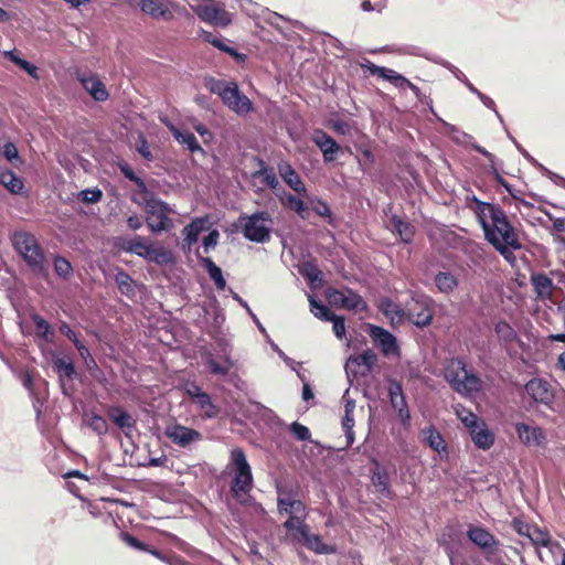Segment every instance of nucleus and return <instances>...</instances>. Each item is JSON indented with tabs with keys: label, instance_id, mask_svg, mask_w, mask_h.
<instances>
[{
	"label": "nucleus",
	"instance_id": "obj_7",
	"mask_svg": "<svg viewBox=\"0 0 565 565\" xmlns=\"http://www.w3.org/2000/svg\"><path fill=\"white\" fill-rule=\"evenodd\" d=\"M446 380L452 386L455 392L462 395H469L480 392L482 387L481 380L467 370L466 363L460 359H452L446 367Z\"/></svg>",
	"mask_w": 565,
	"mask_h": 565
},
{
	"label": "nucleus",
	"instance_id": "obj_31",
	"mask_svg": "<svg viewBox=\"0 0 565 565\" xmlns=\"http://www.w3.org/2000/svg\"><path fill=\"white\" fill-rule=\"evenodd\" d=\"M0 184L12 195L25 193L23 180L10 169H0Z\"/></svg>",
	"mask_w": 565,
	"mask_h": 565
},
{
	"label": "nucleus",
	"instance_id": "obj_21",
	"mask_svg": "<svg viewBox=\"0 0 565 565\" xmlns=\"http://www.w3.org/2000/svg\"><path fill=\"white\" fill-rule=\"evenodd\" d=\"M407 317L414 326H429L433 319V311L426 301L413 299L407 307Z\"/></svg>",
	"mask_w": 565,
	"mask_h": 565
},
{
	"label": "nucleus",
	"instance_id": "obj_56",
	"mask_svg": "<svg viewBox=\"0 0 565 565\" xmlns=\"http://www.w3.org/2000/svg\"><path fill=\"white\" fill-rule=\"evenodd\" d=\"M354 362L358 365L365 366L370 371L373 365L376 364V353L371 350H365L354 359Z\"/></svg>",
	"mask_w": 565,
	"mask_h": 565
},
{
	"label": "nucleus",
	"instance_id": "obj_39",
	"mask_svg": "<svg viewBox=\"0 0 565 565\" xmlns=\"http://www.w3.org/2000/svg\"><path fill=\"white\" fill-rule=\"evenodd\" d=\"M529 539L536 547L543 546L552 551L554 546H557V544L553 543L550 533L546 530L539 527L536 524H534L531 530Z\"/></svg>",
	"mask_w": 565,
	"mask_h": 565
},
{
	"label": "nucleus",
	"instance_id": "obj_52",
	"mask_svg": "<svg viewBox=\"0 0 565 565\" xmlns=\"http://www.w3.org/2000/svg\"><path fill=\"white\" fill-rule=\"evenodd\" d=\"M491 246L493 249L499 253L505 260H508L510 264L514 265L516 262V256L513 254L515 250L513 247H511L508 244H500L497 239H491Z\"/></svg>",
	"mask_w": 565,
	"mask_h": 565
},
{
	"label": "nucleus",
	"instance_id": "obj_32",
	"mask_svg": "<svg viewBox=\"0 0 565 565\" xmlns=\"http://www.w3.org/2000/svg\"><path fill=\"white\" fill-rule=\"evenodd\" d=\"M471 439L478 449H489L494 443L493 434L487 428L484 422H481L475 428L469 430Z\"/></svg>",
	"mask_w": 565,
	"mask_h": 565
},
{
	"label": "nucleus",
	"instance_id": "obj_26",
	"mask_svg": "<svg viewBox=\"0 0 565 565\" xmlns=\"http://www.w3.org/2000/svg\"><path fill=\"white\" fill-rule=\"evenodd\" d=\"M29 318L35 327L34 337L36 340H41L46 343L55 342L56 331L47 320L34 311L29 313Z\"/></svg>",
	"mask_w": 565,
	"mask_h": 565
},
{
	"label": "nucleus",
	"instance_id": "obj_55",
	"mask_svg": "<svg viewBox=\"0 0 565 565\" xmlns=\"http://www.w3.org/2000/svg\"><path fill=\"white\" fill-rule=\"evenodd\" d=\"M137 253H134V255H138L139 257H142L143 259L149 262L154 244H148L146 237L137 236Z\"/></svg>",
	"mask_w": 565,
	"mask_h": 565
},
{
	"label": "nucleus",
	"instance_id": "obj_44",
	"mask_svg": "<svg viewBox=\"0 0 565 565\" xmlns=\"http://www.w3.org/2000/svg\"><path fill=\"white\" fill-rule=\"evenodd\" d=\"M280 200L285 206L295 211L300 217L306 218L308 214V207L301 199L294 196V194H287Z\"/></svg>",
	"mask_w": 565,
	"mask_h": 565
},
{
	"label": "nucleus",
	"instance_id": "obj_16",
	"mask_svg": "<svg viewBox=\"0 0 565 565\" xmlns=\"http://www.w3.org/2000/svg\"><path fill=\"white\" fill-rule=\"evenodd\" d=\"M113 270H115L113 280H115V285H117L120 294L130 300H135L138 289L143 287V285L134 279L132 276L121 266L115 265Z\"/></svg>",
	"mask_w": 565,
	"mask_h": 565
},
{
	"label": "nucleus",
	"instance_id": "obj_41",
	"mask_svg": "<svg viewBox=\"0 0 565 565\" xmlns=\"http://www.w3.org/2000/svg\"><path fill=\"white\" fill-rule=\"evenodd\" d=\"M343 309L348 311L363 312L367 310V305L358 292H355L351 288H347L345 302L343 305Z\"/></svg>",
	"mask_w": 565,
	"mask_h": 565
},
{
	"label": "nucleus",
	"instance_id": "obj_59",
	"mask_svg": "<svg viewBox=\"0 0 565 565\" xmlns=\"http://www.w3.org/2000/svg\"><path fill=\"white\" fill-rule=\"evenodd\" d=\"M136 150L147 161L153 160V156L152 152L150 151L148 140L143 135L139 137L136 143Z\"/></svg>",
	"mask_w": 565,
	"mask_h": 565
},
{
	"label": "nucleus",
	"instance_id": "obj_9",
	"mask_svg": "<svg viewBox=\"0 0 565 565\" xmlns=\"http://www.w3.org/2000/svg\"><path fill=\"white\" fill-rule=\"evenodd\" d=\"M243 236L250 242L265 244L271 238V216L266 211H259L252 215L238 217Z\"/></svg>",
	"mask_w": 565,
	"mask_h": 565
},
{
	"label": "nucleus",
	"instance_id": "obj_5",
	"mask_svg": "<svg viewBox=\"0 0 565 565\" xmlns=\"http://www.w3.org/2000/svg\"><path fill=\"white\" fill-rule=\"evenodd\" d=\"M238 372V360L232 355L231 344L224 337L214 332V374L226 376L230 384L241 387Z\"/></svg>",
	"mask_w": 565,
	"mask_h": 565
},
{
	"label": "nucleus",
	"instance_id": "obj_22",
	"mask_svg": "<svg viewBox=\"0 0 565 565\" xmlns=\"http://www.w3.org/2000/svg\"><path fill=\"white\" fill-rule=\"evenodd\" d=\"M131 3L137 4L143 13L152 19L169 21L173 18V13L164 0H131Z\"/></svg>",
	"mask_w": 565,
	"mask_h": 565
},
{
	"label": "nucleus",
	"instance_id": "obj_25",
	"mask_svg": "<svg viewBox=\"0 0 565 565\" xmlns=\"http://www.w3.org/2000/svg\"><path fill=\"white\" fill-rule=\"evenodd\" d=\"M183 391L190 399L201 408L209 407L206 416L212 417V396L195 382L188 381L183 384Z\"/></svg>",
	"mask_w": 565,
	"mask_h": 565
},
{
	"label": "nucleus",
	"instance_id": "obj_42",
	"mask_svg": "<svg viewBox=\"0 0 565 565\" xmlns=\"http://www.w3.org/2000/svg\"><path fill=\"white\" fill-rule=\"evenodd\" d=\"M148 262H152L159 266L172 265L175 262V258L169 249L164 248L161 245H154L151 257Z\"/></svg>",
	"mask_w": 565,
	"mask_h": 565
},
{
	"label": "nucleus",
	"instance_id": "obj_47",
	"mask_svg": "<svg viewBox=\"0 0 565 565\" xmlns=\"http://www.w3.org/2000/svg\"><path fill=\"white\" fill-rule=\"evenodd\" d=\"M456 413L458 418L469 430H471L482 422L473 412H471L470 409L466 408L462 405H458L456 407Z\"/></svg>",
	"mask_w": 565,
	"mask_h": 565
},
{
	"label": "nucleus",
	"instance_id": "obj_34",
	"mask_svg": "<svg viewBox=\"0 0 565 565\" xmlns=\"http://www.w3.org/2000/svg\"><path fill=\"white\" fill-rule=\"evenodd\" d=\"M258 170L253 173V179L260 180L266 186L275 190L278 186V179L273 168H269L266 162L256 158Z\"/></svg>",
	"mask_w": 565,
	"mask_h": 565
},
{
	"label": "nucleus",
	"instance_id": "obj_40",
	"mask_svg": "<svg viewBox=\"0 0 565 565\" xmlns=\"http://www.w3.org/2000/svg\"><path fill=\"white\" fill-rule=\"evenodd\" d=\"M53 266L56 276L64 280H68L74 274L72 263L68 258L62 256V254H55L53 256Z\"/></svg>",
	"mask_w": 565,
	"mask_h": 565
},
{
	"label": "nucleus",
	"instance_id": "obj_60",
	"mask_svg": "<svg viewBox=\"0 0 565 565\" xmlns=\"http://www.w3.org/2000/svg\"><path fill=\"white\" fill-rule=\"evenodd\" d=\"M533 526V523H529L523 519H518V516L514 520H512V529L516 531L519 534L524 535L526 537H529V534L531 533Z\"/></svg>",
	"mask_w": 565,
	"mask_h": 565
},
{
	"label": "nucleus",
	"instance_id": "obj_62",
	"mask_svg": "<svg viewBox=\"0 0 565 565\" xmlns=\"http://www.w3.org/2000/svg\"><path fill=\"white\" fill-rule=\"evenodd\" d=\"M117 167L121 174L130 182L136 180L139 175L135 172V170L131 168V166L125 161L124 159L119 160L117 162Z\"/></svg>",
	"mask_w": 565,
	"mask_h": 565
},
{
	"label": "nucleus",
	"instance_id": "obj_37",
	"mask_svg": "<svg viewBox=\"0 0 565 565\" xmlns=\"http://www.w3.org/2000/svg\"><path fill=\"white\" fill-rule=\"evenodd\" d=\"M86 426L97 436H105L108 433V424L102 415L90 412L84 415Z\"/></svg>",
	"mask_w": 565,
	"mask_h": 565
},
{
	"label": "nucleus",
	"instance_id": "obj_17",
	"mask_svg": "<svg viewBox=\"0 0 565 565\" xmlns=\"http://www.w3.org/2000/svg\"><path fill=\"white\" fill-rule=\"evenodd\" d=\"M311 141L319 147L326 162L335 160V156L342 151L341 146L326 130L318 128L311 134Z\"/></svg>",
	"mask_w": 565,
	"mask_h": 565
},
{
	"label": "nucleus",
	"instance_id": "obj_43",
	"mask_svg": "<svg viewBox=\"0 0 565 565\" xmlns=\"http://www.w3.org/2000/svg\"><path fill=\"white\" fill-rule=\"evenodd\" d=\"M494 331L498 338L504 343H513L518 340V332L513 327L504 322V320H500L494 326Z\"/></svg>",
	"mask_w": 565,
	"mask_h": 565
},
{
	"label": "nucleus",
	"instance_id": "obj_8",
	"mask_svg": "<svg viewBox=\"0 0 565 565\" xmlns=\"http://www.w3.org/2000/svg\"><path fill=\"white\" fill-rule=\"evenodd\" d=\"M137 203L145 206L147 213L145 222L152 234L168 232L173 226L169 217L172 209L166 201L158 196H149Z\"/></svg>",
	"mask_w": 565,
	"mask_h": 565
},
{
	"label": "nucleus",
	"instance_id": "obj_14",
	"mask_svg": "<svg viewBox=\"0 0 565 565\" xmlns=\"http://www.w3.org/2000/svg\"><path fill=\"white\" fill-rule=\"evenodd\" d=\"M388 395L392 407L397 412V416L401 419L402 425L405 428H408L411 425V413L402 384L397 381H391Z\"/></svg>",
	"mask_w": 565,
	"mask_h": 565
},
{
	"label": "nucleus",
	"instance_id": "obj_29",
	"mask_svg": "<svg viewBox=\"0 0 565 565\" xmlns=\"http://www.w3.org/2000/svg\"><path fill=\"white\" fill-rule=\"evenodd\" d=\"M278 172L284 182L296 191L299 195H306V188L299 174L288 162L278 164Z\"/></svg>",
	"mask_w": 565,
	"mask_h": 565
},
{
	"label": "nucleus",
	"instance_id": "obj_1",
	"mask_svg": "<svg viewBox=\"0 0 565 565\" xmlns=\"http://www.w3.org/2000/svg\"><path fill=\"white\" fill-rule=\"evenodd\" d=\"M475 206H470L483 231L484 239L491 245V239L508 244L514 249H522L518 228L500 205L482 201L476 196L469 198Z\"/></svg>",
	"mask_w": 565,
	"mask_h": 565
},
{
	"label": "nucleus",
	"instance_id": "obj_48",
	"mask_svg": "<svg viewBox=\"0 0 565 565\" xmlns=\"http://www.w3.org/2000/svg\"><path fill=\"white\" fill-rule=\"evenodd\" d=\"M309 305H311V312L313 315L322 320V321H330L334 319V313L323 303L319 302L315 297H309Z\"/></svg>",
	"mask_w": 565,
	"mask_h": 565
},
{
	"label": "nucleus",
	"instance_id": "obj_2",
	"mask_svg": "<svg viewBox=\"0 0 565 565\" xmlns=\"http://www.w3.org/2000/svg\"><path fill=\"white\" fill-rule=\"evenodd\" d=\"M230 478V495L238 504H246L252 499L254 477L252 466L246 459V452L241 448L231 450L230 460L222 472Z\"/></svg>",
	"mask_w": 565,
	"mask_h": 565
},
{
	"label": "nucleus",
	"instance_id": "obj_27",
	"mask_svg": "<svg viewBox=\"0 0 565 565\" xmlns=\"http://www.w3.org/2000/svg\"><path fill=\"white\" fill-rule=\"evenodd\" d=\"M79 81L93 100L102 103L108 99L109 94L105 84L97 75L82 76L79 77Z\"/></svg>",
	"mask_w": 565,
	"mask_h": 565
},
{
	"label": "nucleus",
	"instance_id": "obj_61",
	"mask_svg": "<svg viewBox=\"0 0 565 565\" xmlns=\"http://www.w3.org/2000/svg\"><path fill=\"white\" fill-rule=\"evenodd\" d=\"M290 431L299 441H307L310 438L309 429L297 422L290 425Z\"/></svg>",
	"mask_w": 565,
	"mask_h": 565
},
{
	"label": "nucleus",
	"instance_id": "obj_63",
	"mask_svg": "<svg viewBox=\"0 0 565 565\" xmlns=\"http://www.w3.org/2000/svg\"><path fill=\"white\" fill-rule=\"evenodd\" d=\"M393 84L398 88H409L415 93V95H418L420 92L418 86L413 84L408 78H406L402 74H398V76L394 77Z\"/></svg>",
	"mask_w": 565,
	"mask_h": 565
},
{
	"label": "nucleus",
	"instance_id": "obj_51",
	"mask_svg": "<svg viewBox=\"0 0 565 565\" xmlns=\"http://www.w3.org/2000/svg\"><path fill=\"white\" fill-rule=\"evenodd\" d=\"M214 49L220 50L221 52L226 53L230 55L234 62H236L238 65H242L246 61V55L238 53L234 47L230 46L228 44L224 43L222 40L214 36Z\"/></svg>",
	"mask_w": 565,
	"mask_h": 565
},
{
	"label": "nucleus",
	"instance_id": "obj_35",
	"mask_svg": "<svg viewBox=\"0 0 565 565\" xmlns=\"http://www.w3.org/2000/svg\"><path fill=\"white\" fill-rule=\"evenodd\" d=\"M170 131L174 139L184 145L191 152L203 151L196 136L191 130H183L182 128H175L170 126Z\"/></svg>",
	"mask_w": 565,
	"mask_h": 565
},
{
	"label": "nucleus",
	"instance_id": "obj_28",
	"mask_svg": "<svg viewBox=\"0 0 565 565\" xmlns=\"http://www.w3.org/2000/svg\"><path fill=\"white\" fill-rule=\"evenodd\" d=\"M520 440L526 446H540L545 440V435L540 427H532L525 423L515 426Z\"/></svg>",
	"mask_w": 565,
	"mask_h": 565
},
{
	"label": "nucleus",
	"instance_id": "obj_23",
	"mask_svg": "<svg viewBox=\"0 0 565 565\" xmlns=\"http://www.w3.org/2000/svg\"><path fill=\"white\" fill-rule=\"evenodd\" d=\"M467 535L471 542L488 553H493L499 545L494 535L481 526H470Z\"/></svg>",
	"mask_w": 565,
	"mask_h": 565
},
{
	"label": "nucleus",
	"instance_id": "obj_20",
	"mask_svg": "<svg viewBox=\"0 0 565 565\" xmlns=\"http://www.w3.org/2000/svg\"><path fill=\"white\" fill-rule=\"evenodd\" d=\"M292 541L301 543L307 550L317 554L335 553L333 545L326 544L321 535L311 533L309 527L306 530V534H301L300 536L292 534Z\"/></svg>",
	"mask_w": 565,
	"mask_h": 565
},
{
	"label": "nucleus",
	"instance_id": "obj_11",
	"mask_svg": "<svg viewBox=\"0 0 565 565\" xmlns=\"http://www.w3.org/2000/svg\"><path fill=\"white\" fill-rule=\"evenodd\" d=\"M120 539L131 548L146 552L153 555L156 558L169 565H190L186 561H184L180 555L174 553H163L158 548H153L149 546L146 542L141 541L139 537L134 535L128 531L120 532Z\"/></svg>",
	"mask_w": 565,
	"mask_h": 565
},
{
	"label": "nucleus",
	"instance_id": "obj_58",
	"mask_svg": "<svg viewBox=\"0 0 565 565\" xmlns=\"http://www.w3.org/2000/svg\"><path fill=\"white\" fill-rule=\"evenodd\" d=\"M355 407V403L353 399H348L344 405V416L342 418V427L343 428H353L354 419H353V411Z\"/></svg>",
	"mask_w": 565,
	"mask_h": 565
},
{
	"label": "nucleus",
	"instance_id": "obj_54",
	"mask_svg": "<svg viewBox=\"0 0 565 565\" xmlns=\"http://www.w3.org/2000/svg\"><path fill=\"white\" fill-rule=\"evenodd\" d=\"M347 288L348 287H344L342 289L328 290L327 297L329 302L337 308L343 309V305L345 302Z\"/></svg>",
	"mask_w": 565,
	"mask_h": 565
},
{
	"label": "nucleus",
	"instance_id": "obj_3",
	"mask_svg": "<svg viewBox=\"0 0 565 565\" xmlns=\"http://www.w3.org/2000/svg\"><path fill=\"white\" fill-rule=\"evenodd\" d=\"M14 253L25 263L29 270L42 280L50 279V264L36 237L25 231H14L10 235Z\"/></svg>",
	"mask_w": 565,
	"mask_h": 565
},
{
	"label": "nucleus",
	"instance_id": "obj_15",
	"mask_svg": "<svg viewBox=\"0 0 565 565\" xmlns=\"http://www.w3.org/2000/svg\"><path fill=\"white\" fill-rule=\"evenodd\" d=\"M369 334L385 356L399 352L395 335L385 328L376 324H370Z\"/></svg>",
	"mask_w": 565,
	"mask_h": 565
},
{
	"label": "nucleus",
	"instance_id": "obj_46",
	"mask_svg": "<svg viewBox=\"0 0 565 565\" xmlns=\"http://www.w3.org/2000/svg\"><path fill=\"white\" fill-rule=\"evenodd\" d=\"M532 285L540 296H550L552 292L553 281L545 274H536L532 276Z\"/></svg>",
	"mask_w": 565,
	"mask_h": 565
},
{
	"label": "nucleus",
	"instance_id": "obj_38",
	"mask_svg": "<svg viewBox=\"0 0 565 565\" xmlns=\"http://www.w3.org/2000/svg\"><path fill=\"white\" fill-rule=\"evenodd\" d=\"M391 221H392L394 231L399 235L401 239L404 243L409 244L414 238V234H415L414 226L409 222L402 220L397 215H394Z\"/></svg>",
	"mask_w": 565,
	"mask_h": 565
},
{
	"label": "nucleus",
	"instance_id": "obj_53",
	"mask_svg": "<svg viewBox=\"0 0 565 565\" xmlns=\"http://www.w3.org/2000/svg\"><path fill=\"white\" fill-rule=\"evenodd\" d=\"M232 21V14L214 2V26H226Z\"/></svg>",
	"mask_w": 565,
	"mask_h": 565
},
{
	"label": "nucleus",
	"instance_id": "obj_49",
	"mask_svg": "<svg viewBox=\"0 0 565 565\" xmlns=\"http://www.w3.org/2000/svg\"><path fill=\"white\" fill-rule=\"evenodd\" d=\"M113 247L120 252H125L127 254L134 255L137 253V236L134 238H126L122 236H118L113 238Z\"/></svg>",
	"mask_w": 565,
	"mask_h": 565
},
{
	"label": "nucleus",
	"instance_id": "obj_33",
	"mask_svg": "<svg viewBox=\"0 0 565 565\" xmlns=\"http://www.w3.org/2000/svg\"><path fill=\"white\" fill-rule=\"evenodd\" d=\"M434 284L439 292L450 295L458 288L459 279L451 271H438L434 276Z\"/></svg>",
	"mask_w": 565,
	"mask_h": 565
},
{
	"label": "nucleus",
	"instance_id": "obj_36",
	"mask_svg": "<svg viewBox=\"0 0 565 565\" xmlns=\"http://www.w3.org/2000/svg\"><path fill=\"white\" fill-rule=\"evenodd\" d=\"M306 515L307 514H292L284 521L282 526L286 529L291 539L292 534H296L297 536L306 534V530L309 527V525L305 522Z\"/></svg>",
	"mask_w": 565,
	"mask_h": 565
},
{
	"label": "nucleus",
	"instance_id": "obj_57",
	"mask_svg": "<svg viewBox=\"0 0 565 565\" xmlns=\"http://www.w3.org/2000/svg\"><path fill=\"white\" fill-rule=\"evenodd\" d=\"M327 127L332 129L338 135H348L351 131V126L348 121L340 118H331L327 122Z\"/></svg>",
	"mask_w": 565,
	"mask_h": 565
},
{
	"label": "nucleus",
	"instance_id": "obj_4",
	"mask_svg": "<svg viewBox=\"0 0 565 565\" xmlns=\"http://www.w3.org/2000/svg\"><path fill=\"white\" fill-rule=\"evenodd\" d=\"M212 222L210 221V214L193 218L183 230L184 235V247L192 248L199 241L200 235L203 232H207L203 236L202 245L196 249V257L201 265L206 270L209 277L212 279V258L206 256L212 249Z\"/></svg>",
	"mask_w": 565,
	"mask_h": 565
},
{
	"label": "nucleus",
	"instance_id": "obj_30",
	"mask_svg": "<svg viewBox=\"0 0 565 565\" xmlns=\"http://www.w3.org/2000/svg\"><path fill=\"white\" fill-rule=\"evenodd\" d=\"M423 443L438 454H447V444L443 435L433 426L429 425L420 430Z\"/></svg>",
	"mask_w": 565,
	"mask_h": 565
},
{
	"label": "nucleus",
	"instance_id": "obj_10",
	"mask_svg": "<svg viewBox=\"0 0 565 565\" xmlns=\"http://www.w3.org/2000/svg\"><path fill=\"white\" fill-rule=\"evenodd\" d=\"M51 367L57 375L61 392L66 397H72L76 392L74 382L79 379L73 359L62 355L56 351L51 352Z\"/></svg>",
	"mask_w": 565,
	"mask_h": 565
},
{
	"label": "nucleus",
	"instance_id": "obj_18",
	"mask_svg": "<svg viewBox=\"0 0 565 565\" xmlns=\"http://www.w3.org/2000/svg\"><path fill=\"white\" fill-rule=\"evenodd\" d=\"M277 509L281 515H307L305 504L292 491L278 489Z\"/></svg>",
	"mask_w": 565,
	"mask_h": 565
},
{
	"label": "nucleus",
	"instance_id": "obj_24",
	"mask_svg": "<svg viewBox=\"0 0 565 565\" xmlns=\"http://www.w3.org/2000/svg\"><path fill=\"white\" fill-rule=\"evenodd\" d=\"M373 468L371 469V481L377 491L386 498H393V491L390 486V475L385 467L379 463V460L373 459Z\"/></svg>",
	"mask_w": 565,
	"mask_h": 565
},
{
	"label": "nucleus",
	"instance_id": "obj_64",
	"mask_svg": "<svg viewBox=\"0 0 565 565\" xmlns=\"http://www.w3.org/2000/svg\"><path fill=\"white\" fill-rule=\"evenodd\" d=\"M60 332L65 335L73 344H77V342L81 340L77 335V333L73 330V328L65 322V320H62L58 326Z\"/></svg>",
	"mask_w": 565,
	"mask_h": 565
},
{
	"label": "nucleus",
	"instance_id": "obj_19",
	"mask_svg": "<svg viewBox=\"0 0 565 565\" xmlns=\"http://www.w3.org/2000/svg\"><path fill=\"white\" fill-rule=\"evenodd\" d=\"M525 392L531 398L544 405H551L554 399V391L551 384L541 379H533L525 384Z\"/></svg>",
	"mask_w": 565,
	"mask_h": 565
},
{
	"label": "nucleus",
	"instance_id": "obj_6",
	"mask_svg": "<svg viewBox=\"0 0 565 565\" xmlns=\"http://www.w3.org/2000/svg\"><path fill=\"white\" fill-rule=\"evenodd\" d=\"M214 93L238 117H246L255 111V105L252 99L241 92L237 84L233 81L214 82Z\"/></svg>",
	"mask_w": 565,
	"mask_h": 565
},
{
	"label": "nucleus",
	"instance_id": "obj_50",
	"mask_svg": "<svg viewBox=\"0 0 565 565\" xmlns=\"http://www.w3.org/2000/svg\"><path fill=\"white\" fill-rule=\"evenodd\" d=\"M76 199L82 203L93 204L103 199V192L98 188L79 190L76 194Z\"/></svg>",
	"mask_w": 565,
	"mask_h": 565
},
{
	"label": "nucleus",
	"instance_id": "obj_13",
	"mask_svg": "<svg viewBox=\"0 0 565 565\" xmlns=\"http://www.w3.org/2000/svg\"><path fill=\"white\" fill-rule=\"evenodd\" d=\"M164 436L171 440L172 444L181 448H188L192 444L202 439L200 431L194 428L183 426L179 423L168 425L164 428Z\"/></svg>",
	"mask_w": 565,
	"mask_h": 565
},
{
	"label": "nucleus",
	"instance_id": "obj_12",
	"mask_svg": "<svg viewBox=\"0 0 565 565\" xmlns=\"http://www.w3.org/2000/svg\"><path fill=\"white\" fill-rule=\"evenodd\" d=\"M106 418L116 426L127 438L132 437L137 429V419L122 405L113 404L104 407Z\"/></svg>",
	"mask_w": 565,
	"mask_h": 565
},
{
	"label": "nucleus",
	"instance_id": "obj_45",
	"mask_svg": "<svg viewBox=\"0 0 565 565\" xmlns=\"http://www.w3.org/2000/svg\"><path fill=\"white\" fill-rule=\"evenodd\" d=\"M1 154L8 162H10L17 168L23 163V160L18 151L17 145L12 140H8L3 143L1 148Z\"/></svg>",
	"mask_w": 565,
	"mask_h": 565
}]
</instances>
